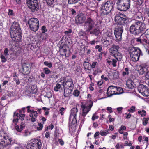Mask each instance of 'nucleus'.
I'll use <instances>...</instances> for the list:
<instances>
[{
  "label": "nucleus",
  "instance_id": "obj_52",
  "mask_svg": "<svg viewBox=\"0 0 149 149\" xmlns=\"http://www.w3.org/2000/svg\"><path fill=\"white\" fill-rule=\"evenodd\" d=\"M86 34V33L84 31H80L79 33V36L81 38L82 36L83 37L85 36Z\"/></svg>",
  "mask_w": 149,
  "mask_h": 149
},
{
  "label": "nucleus",
  "instance_id": "obj_27",
  "mask_svg": "<svg viewBox=\"0 0 149 149\" xmlns=\"http://www.w3.org/2000/svg\"><path fill=\"white\" fill-rule=\"evenodd\" d=\"M100 33V31L97 28H94L89 31V34L95 35V36H98Z\"/></svg>",
  "mask_w": 149,
  "mask_h": 149
},
{
  "label": "nucleus",
  "instance_id": "obj_59",
  "mask_svg": "<svg viewBox=\"0 0 149 149\" xmlns=\"http://www.w3.org/2000/svg\"><path fill=\"white\" fill-rule=\"evenodd\" d=\"M65 111V109L63 107L59 109L60 114L62 115H63L64 114L63 111Z\"/></svg>",
  "mask_w": 149,
  "mask_h": 149
},
{
  "label": "nucleus",
  "instance_id": "obj_39",
  "mask_svg": "<svg viewBox=\"0 0 149 149\" xmlns=\"http://www.w3.org/2000/svg\"><path fill=\"white\" fill-rule=\"evenodd\" d=\"M44 73L46 74H48L51 73V71L48 68H43Z\"/></svg>",
  "mask_w": 149,
  "mask_h": 149
},
{
  "label": "nucleus",
  "instance_id": "obj_16",
  "mask_svg": "<svg viewBox=\"0 0 149 149\" xmlns=\"http://www.w3.org/2000/svg\"><path fill=\"white\" fill-rule=\"evenodd\" d=\"M10 36L13 40L16 42H19L21 40L22 31L17 32H11Z\"/></svg>",
  "mask_w": 149,
  "mask_h": 149
},
{
  "label": "nucleus",
  "instance_id": "obj_4",
  "mask_svg": "<svg viewBox=\"0 0 149 149\" xmlns=\"http://www.w3.org/2000/svg\"><path fill=\"white\" fill-rule=\"evenodd\" d=\"M128 51L132 60L134 62L137 61L140 56L142 55L141 51L137 47H130L129 48Z\"/></svg>",
  "mask_w": 149,
  "mask_h": 149
},
{
  "label": "nucleus",
  "instance_id": "obj_51",
  "mask_svg": "<svg viewBox=\"0 0 149 149\" xmlns=\"http://www.w3.org/2000/svg\"><path fill=\"white\" fill-rule=\"evenodd\" d=\"M42 33H44L45 32L47 31V29L46 28L45 26H43L41 28Z\"/></svg>",
  "mask_w": 149,
  "mask_h": 149
},
{
  "label": "nucleus",
  "instance_id": "obj_46",
  "mask_svg": "<svg viewBox=\"0 0 149 149\" xmlns=\"http://www.w3.org/2000/svg\"><path fill=\"white\" fill-rule=\"evenodd\" d=\"M50 77L52 78H55L56 77L57 78V76L56 75H55L56 74V72L54 71H51V73H50Z\"/></svg>",
  "mask_w": 149,
  "mask_h": 149
},
{
  "label": "nucleus",
  "instance_id": "obj_43",
  "mask_svg": "<svg viewBox=\"0 0 149 149\" xmlns=\"http://www.w3.org/2000/svg\"><path fill=\"white\" fill-rule=\"evenodd\" d=\"M8 15L10 16L11 17H13L15 15V13L13 10L9 9L8 10Z\"/></svg>",
  "mask_w": 149,
  "mask_h": 149
},
{
  "label": "nucleus",
  "instance_id": "obj_38",
  "mask_svg": "<svg viewBox=\"0 0 149 149\" xmlns=\"http://www.w3.org/2000/svg\"><path fill=\"white\" fill-rule=\"evenodd\" d=\"M138 113L140 115L141 117H144L146 116V111L144 109H142V111H139Z\"/></svg>",
  "mask_w": 149,
  "mask_h": 149
},
{
  "label": "nucleus",
  "instance_id": "obj_14",
  "mask_svg": "<svg viewBox=\"0 0 149 149\" xmlns=\"http://www.w3.org/2000/svg\"><path fill=\"white\" fill-rule=\"evenodd\" d=\"M123 31V28L122 26H117L115 27L114 33L117 41H120L121 40L122 35Z\"/></svg>",
  "mask_w": 149,
  "mask_h": 149
},
{
  "label": "nucleus",
  "instance_id": "obj_55",
  "mask_svg": "<svg viewBox=\"0 0 149 149\" xmlns=\"http://www.w3.org/2000/svg\"><path fill=\"white\" fill-rule=\"evenodd\" d=\"M97 65L98 63L97 62H93L91 66V67L93 69L96 66H97Z\"/></svg>",
  "mask_w": 149,
  "mask_h": 149
},
{
  "label": "nucleus",
  "instance_id": "obj_10",
  "mask_svg": "<svg viewBox=\"0 0 149 149\" xmlns=\"http://www.w3.org/2000/svg\"><path fill=\"white\" fill-rule=\"evenodd\" d=\"M78 111L77 107H74L71 110L69 119V127L77 124V113H78Z\"/></svg>",
  "mask_w": 149,
  "mask_h": 149
},
{
  "label": "nucleus",
  "instance_id": "obj_21",
  "mask_svg": "<svg viewBox=\"0 0 149 149\" xmlns=\"http://www.w3.org/2000/svg\"><path fill=\"white\" fill-rule=\"evenodd\" d=\"M107 6V11L108 15L110 13L112 9L114 8V4L111 1H108L105 2Z\"/></svg>",
  "mask_w": 149,
  "mask_h": 149
},
{
  "label": "nucleus",
  "instance_id": "obj_28",
  "mask_svg": "<svg viewBox=\"0 0 149 149\" xmlns=\"http://www.w3.org/2000/svg\"><path fill=\"white\" fill-rule=\"evenodd\" d=\"M126 86L129 89H133L134 87V82L131 79H128L126 81Z\"/></svg>",
  "mask_w": 149,
  "mask_h": 149
},
{
  "label": "nucleus",
  "instance_id": "obj_62",
  "mask_svg": "<svg viewBox=\"0 0 149 149\" xmlns=\"http://www.w3.org/2000/svg\"><path fill=\"white\" fill-rule=\"evenodd\" d=\"M14 81H15L17 85H18L20 84V82L19 79H17L16 78H14L13 79Z\"/></svg>",
  "mask_w": 149,
  "mask_h": 149
},
{
  "label": "nucleus",
  "instance_id": "obj_15",
  "mask_svg": "<svg viewBox=\"0 0 149 149\" xmlns=\"http://www.w3.org/2000/svg\"><path fill=\"white\" fill-rule=\"evenodd\" d=\"M114 20L115 23L120 25L126 24L127 22V20L126 18L121 17L118 14H117L115 16Z\"/></svg>",
  "mask_w": 149,
  "mask_h": 149
},
{
  "label": "nucleus",
  "instance_id": "obj_47",
  "mask_svg": "<svg viewBox=\"0 0 149 149\" xmlns=\"http://www.w3.org/2000/svg\"><path fill=\"white\" fill-rule=\"evenodd\" d=\"M135 107L134 106H132L128 110V111L130 113H133L135 111Z\"/></svg>",
  "mask_w": 149,
  "mask_h": 149
},
{
  "label": "nucleus",
  "instance_id": "obj_50",
  "mask_svg": "<svg viewBox=\"0 0 149 149\" xmlns=\"http://www.w3.org/2000/svg\"><path fill=\"white\" fill-rule=\"evenodd\" d=\"M44 65L47 66L49 68H51L52 67V63L51 62L49 63L48 61H45L43 63Z\"/></svg>",
  "mask_w": 149,
  "mask_h": 149
},
{
  "label": "nucleus",
  "instance_id": "obj_57",
  "mask_svg": "<svg viewBox=\"0 0 149 149\" xmlns=\"http://www.w3.org/2000/svg\"><path fill=\"white\" fill-rule=\"evenodd\" d=\"M27 48L28 50H32L34 49V47L33 45L31 44H29L27 45Z\"/></svg>",
  "mask_w": 149,
  "mask_h": 149
},
{
  "label": "nucleus",
  "instance_id": "obj_25",
  "mask_svg": "<svg viewBox=\"0 0 149 149\" xmlns=\"http://www.w3.org/2000/svg\"><path fill=\"white\" fill-rule=\"evenodd\" d=\"M101 42L104 46L107 47L111 43L112 40L108 39L107 38H103L102 37Z\"/></svg>",
  "mask_w": 149,
  "mask_h": 149
},
{
  "label": "nucleus",
  "instance_id": "obj_20",
  "mask_svg": "<svg viewBox=\"0 0 149 149\" xmlns=\"http://www.w3.org/2000/svg\"><path fill=\"white\" fill-rule=\"evenodd\" d=\"M22 73L24 75L29 74L31 70L29 64L24 63L22 65Z\"/></svg>",
  "mask_w": 149,
  "mask_h": 149
},
{
  "label": "nucleus",
  "instance_id": "obj_33",
  "mask_svg": "<svg viewBox=\"0 0 149 149\" xmlns=\"http://www.w3.org/2000/svg\"><path fill=\"white\" fill-rule=\"evenodd\" d=\"M129 70L128 68H125L122 72V76H125L126 75H128L129 73Z\"/></svg>",
  "mask_w": 149,
  "mask_h": 149
},
{
  "label": "nucleus",
  "instance_id": "obj_63",
  "mask_svg": "<svg viewBox=\"0 0 149 149\" xmlns=\"http://www.w3.org/2000/svg\"><path fill=\"white\" fill-rule=\"evenodd\" d=\"M144 13L147 14L148 16L149 15V9L147 8H145L144 9Z\"/></svg>",
  "mask_w": 149,
  "mask_h": 149
},
{
  "label": "nucleus",
  "instance_id": "obj_44",
  "mask_svg": "<svg viewBox=\"0 0 149 149\" xmlns=\"http://www.w3.org/2000/svg\"><path fill=\"white\" fill-rule=\"evenodd\" d=\"M143 119L145 120L143 121L142 124L144 126L146 125L148 123L149 120V118H144Z\"/></svg>",
  "mask_w": 149,
  "mask_h": 149
},
{
  "label": "nucleus",
  "instance_id": "obj_36",
  "mask_svg": "<svg viewBox=\"0 0 149 149\" xmlns=\"http://www.w3.org/2000/svg\"><path fill=\"white\" fill-rule=\"evenodd\" d=\"M116 95L120 94L122 93L123 92V90L121 87L118 88L116 86Z\"/></svg>",
  "mask_w": 149,
  "mask_h": 149
},
{
  "label": "nucleus",
  "instance_id": "obj_12",
  "mask_svg": "<svg viewBox=\"0 0 149 149\" xmlns=\"http://www.w3.org/2000/svg\"><path fill=\"white\" fill-rule=\"evenodd\" d=\"M26 2L28 7L32 12L39 10V3L38 0H26Z\"/></svg>",
  "mask_w": 149,
  "mask_h": 149
},
{
  "label": "nucleus",
  "instance_id": "obj_31",
  "mask_svg": "<svg viewBox=\"0 0 149 149\" xmlns=\"http://www.w3.org/2000/svg\"><path fill=\"white\" fill-rule=\"evenodd\" d=\"M84 66L85 70H87L89 71V72L91 71V65L89 62L85 61L84 63Z\"/></svg>",
  "mask_w": 149,
  "mask_h": 149
},
{
  "label": "nucleus",
  "instance_id": "obj_3",
  "mask_svg": "<svg viewBox=\"0 0 149 149\" xmlns=\"http://www.w3.org/2000/svg\"><path fill=\"white\" fill-rule=\"evenodd\" d=\"M93 104V102L90 100L87 101L84 104H82L81 107L82 109L81 116L83 118L81 122V125L83 124L85 121V117L90 111Z\"/></svg>",
  "mask_w": 149,
  "mask_h": 149
},
{
  "label": "nucleus",
  "instance_id": "obj_17",
  "mask_svg": "<svg viewBox=\"0 0 149 149\" xmlns=\"http://www.w3.org/2000/svg\"><path fill=\"white\" fill-rule=\"evenodd\" d=\"M105 2H102L100 8V16L102 17H105L108 15V12L107 11V6Z\"/></svg>",
  "mask_w": 149,
  "mask_h": 149
},
{
  "label": "nucleus",
  "instance_id": "obj_64",
  "mask_svg": "<svg viewBox=\"0 0 149 149\" xmlns=\"http://www.w3.org/2000/svg\"><path fill=\"white\" fill-rule=\"evenodd\" d=\"M137 1V4L139 5H141L143 3L144 0H136Z\"/></svg>",
  "mask_w": 149,
  "mask_h": 149
},
{
  "label": "nucleus",
  "instance_id": "obj_54",
  "mask_svg": "<svg viewBox=\"0 0 149 149\" xmlns=\"http://www.w3.org/2000/svg\"><path fill=\"white\" fill-rule=\"evenodd\" d=\"M142 37H141V36L138 37V38H136V42L138 43H142V39L141 38Z\"/></svg>",
  "mask_w": 149,
  "mask_h": 149
},
{
  "label": "nucleus",
  "instance_id": "obj_60",
  "mask_svg": "<svg viewBox=\"0 0 149 149\" xmlns=\"http://www.w3.org/2000/svg\"><path fill=\"white\" fill-rule=\"evenodd\" d=\"M141 37H146V38H147V40H148L149 39V34H141Z\"/></svg>",
  "mask_w": 149,
  "mask_h": 149
},
{
  "label": "nucleus",
  "instance_id": "obj_61",
  "mask_svg": "<svg viewBox=\"0 0 149 149\" xmlns=\"http://www.w3.org/2000/svg\"><path fill=\"white\" fill-rule=\"evenodd\" d=\"M117 62V61L115 59H113L112 60V65H113V66L114 67H115L116 66V64Z\"/></svg>",
  "mask_w": 149,
  "mask_h": 149
},
{
  "label": "nucleus",
  "instance_id": "obj_22",
  "mask_svg": "<svg viewBox=\"0 0 149 149\" xmlns=\"http://www.w3.org/2000/svg\"><path fill=\"white\" fill-rule=\"evenodd\" d=\"M85 16L81 14H78L76 17L75 21L77 24H81L85 20Z\"/></svg>",
  "mask_w": 149,
  "mask_h": 149
},
{
  "label": "nucleus",
  "instance_id": "obj_1",
  "mask_svg": "<svg viewBox=\"0 0 149 149\" xmlns=\"http://www.w3.org/2000/svg\"><path fill=\"white\" fill-rule=\"evenodd\" d=\"M134 17L136 19L138 20H134L133 24L130 27L129 30L131 33L135 35H138L143 33L142 31L146 29V26L143 22L142 21L143 16L141 12L136 13Z\"/></svg>",
  "mask_w": 149,
  "mask_h": 149
},
{
  "label": "nucleus",
  "instance_id": "obj_29",
  "mask_svg": "<svg viewBox=\"0 0 149 149\" xmlns=\"http://www.w3.org/2000/svg\"><path fill=\"white\" fill-rule=\"evenodd\" d=\"M64 39V36H63L61 39V40L59 42V43H61L59 47V48L60 49H61L63 48H69V47L68 46V45L65 43V42H61L62 40H63V39Z\"/></svg>",
  "mask_w": 149,
  "mask_h": 149
},
{
  "label": "nucleus",
  "instance_id": "obj_34",
  "mask_svg": "<svg viewBox=\"0 0 149 149\" xmlns=\"http://www.w3.org/2000/svg\"><path fill=\"white\" fill-rule=\"evenodd\" d=\"M66 86L70 88H74V86L73 81H70V82H66Z\"/></svg>",
  "mask_w": 149,
  "mask_h": 149
},
{
  "label": "nucleus",
  "instance_id": "obj_18",
  "mask_svg": "<svg viewBox=\"0 0 149 149\" xmlns=\"http://www.w3.org/2000/svg\"><path fill=\"white\" fill-rule=\"evenodd\" d=\"M116 86H110L108 88L107 91V95L109 97L114 95H116Z\"/></svg>",
  "mask_w": 149,
  "mask_h": 149
},
{
  "label": "nucleus",
  "instance_id": "obj_30",
  "mask_svg": "<svg viewBox=\"0 0 149 149\" xmlns=\"http://www.w3.org/2000/svg\"><path fill=\"white\" fill-rule=\"evenodd\" d=\"M60 51L61 52L60 55L62 56H64L65 57H68L69 56V55L68 54H66V52L67 51V48H63L61 49H60Z\"/></svg>",
  "mask_w": 149,
  "mask_h": 149
},
{
  "label": "nucleus",
  "instance_id": "obj_58",
  "mask_svg": "<svg viewBox=\"0 0 149 149\" xmlns=\"http://www.w3.org/2000/svg\"><path fill=\"white\" fill-rule=\"evenodd\" d=\"M64 78L65 79V82H70V81H72V79L70 77H67Z\"/></svg>",
  "mask_w": 149,
  "mask_h": 149
},
{
  "label": "nucleus",
  "instance_id": "obj_23",
  "mask_svg": "<svg viewBox=\"0 0 149 149\" xmlns=\"http://www.w3.org/2000/svg\"><path fill=\"white\" fill-rule=\"evenodd\" d=\"M102 37L112 40L113 38L112 31L107 30L106 32L103 33Z\"/></svg>",
  "mask_w": 149,
  "mask_h": 149
},
{
  "label": "nucleus",
  "instance_id": "obj_40",
  "mask_svg": "<svg viewBox=\"0 0 149 149\" xmlns=\"http://www.w3.org/2000/svg\"><path fill=\"white\" fill-rule=\"evenodd\" d=\"M61 86L60 84L59 83H57L55 86L54 87V90L56 92L58 91L59 89L61 88Z\"/></svg>",
  "mask_w": 149,
  "mask_h": 149
},
{
  "label": "nucleus",
  "instance_id": "obj_19",
  "mask_svg": "<svg viewBox=\"0 0 149 149\" xmlns=\"http://www.w3.org/2000/svg\"><path fill=\"white\" fill-rule=\"evenodd\" d=\"M10 29L11 32H17L22 31L19 24L16 21H14L12 23Z\"/></svg>",
  "mask_w": 149,
  "mask_h": 149
},
{
  "label": "nucleus",
  "instance_id": "obj_9",
  "mask_svg": "<svg viewBox=\"0 0 149 149\" xmlns=\"http://www.w3.org/2000/svg\"><path fill=\"white\" fill-rule=\"evenodd\" d=\"M29 27L31 31L34 32L37 31L39 28V22L36 18H31L28 22Z\"/></svg>",
  "mask_w": 149,
  "mask_h": 149
},
{
  "label": "nucleus",
  "instance_id": "obj_26",
  "mask_svg": "<svg viewBox=\"0 0 149 149\" xmlns=\"http://www.w3.org/2000/svg\"><path fill=\"white\" fill-rule=\"evenodd\" d=\"M74 88H68L66 89H65L63 95L65 97H70V95L72 94L73 90Z\"/></svg>",
  "mask_w": 149,
  "mask_h": 149
},
{
  "label": "nucleus",
  "instance_id": "obj_6",
  "mask_svg": "<svg viewBox=\"0 0 149 149\" xmlns=\"http://www.w3.org/2000/svg\"><path fill=\"white\" fill-rule=\"evenodd\" d=\"M131 0H118L116 2L117 9L121 11H125L130 7Z\"/></svg>",
  "mask_w": 149,
  "mask_h": 149
},
{
  "label": "nucleus",
  "instance_id": "obj_2",
  "mask_svg": "<svg viewBox=\"0 0 149 149\" xmlns=\"http://www.w3.org/2000/svg\"><path fill=\"white\" fill-rule=\"evenodd\" d=\"M22 113L23 112L21 109L14 112L13 115V119L12 120L13 123L15 125V129L19 132H22L25 126V123L22 121L24 120L25 115L22 114Z\"/></svg>",
  "mask_w": 149,
  "mask_h": 149
},
{
  "label": "nucleus",
  "instance_id": "obj_24",
  "mask_svg": "<svg viewBox=\"0 0 149 149\" xmlns=\"http://www.w3.org/2000/svg\"><path fill=\"white\" fill-rule=\"evenodd\" d=\"M87 3L88 6L90 8L95 9L98 7V3L95 0H88Z\"/></svg>",
  "mask_w": 149,
  "mask_h": 149
},
{
  "label": "nucleus",
  "instance_id": "obj_41",
  "mask_svg": "<svg viewBox=\"0 0 149 149\" xmlns=\"http://www.w3.org/2000/svg\"><path fill=\"white\" fill-rule=\"evenodd\" d=\"M43 124L42 123L38 122V125L39 127H37V129L38 130H42L43 127Z\"/></svg>",
  "mask_w": 149,
  "mask_h": 149
},
{
  "label": "nucleus",
  "instance_id": "obj_48",
  "mask_svg": "<svg viewBox=\"0 0 149 149\" xmlns=\"http://www.w3.org/2000/svg\"><path fill=\"white\" fill-rule=\"evenodd\" d=\"M0 57L1 59L2 62L5 63L7 61V59L6 58L4 55L3 54H1Z\"/></svg>",
  "mask_w": 149,
  "mask_h": 149
},
{
  "label": "nucleus",
  "instance_id": "obj_32",
  "mask_svg": "<svg viewBox=\"0 0 149 149\" xmlns=\"http://www.w3.org/2000/svg\"><path fill=\"white\" fill-rule=\"evenodd\" d=\"M47 4L49 7L51 8L54 7V0H45Z\"/></svg>",
  "mask_w": 149,
  "mask_h": 149
},
{
  "label": "nucleus",
  "instance_id": "obj_53",
  "mask_svg": "<svg viewBox=\"0 0 149 149\" xmlns=\"http://www.w3.org/2000/svg\"><path fill=\"white\" fill-rule=\"evenodd\" d=\"M72 32V30L71 29H69L68 30L65 31L64 32V33L65 35H66L68 36Z\"/></svg>",
  "mask_w": 149,
  "mask_h": 149
},
{
  "label": "nucleus",
  "instance_id": "obj_37",
  "mask_svg": "<svg viewBox=\"0 0 149 149\" xmlns=\"http://www.w3.org/2000/svg\"><path fill=\"white\" fill-rule=\"evenodd\" d=\"M59 82L64 87H65L66 86V83L65 79L64 77L61 78L59 79Z\"/></svg>",
  "mask_w": 149,
  "mask_h": 149
},
{
  "label": "nucleus",
  "instance_id": "obj_7",
  "mask_svg": "<svg viewBox=\"0 0 149 149\" xmlns=\"http://www.w3.org/2000/svg\"><path fill=\"white\" fill-rule=\"evenodd\" d=\"M42 141L40 139L34 138L31 140L26 146L28 149H41Z\"/></svg>",
  "mask_w": 149,
  "mask_h": 149
},
{
  "label": "nucleus",
  "instance_id": "obj_42",
  "mask_svg": "<svg viewBox=\"0 0 149 149\" xmlns=\"http://www.w3.org/2000/svg\"><path fill=\"white\" fill-rule=\"evenodd\" d=\"M80 91L77 89L74 90L73 93V95L76 97H78L80 94Z\"/></svg>",
  "mask_w": 149,
  "mask_h": 149
},
{
  "label": "nucleus",
  "instance_id": "obj_5",
  "mask_svg": "<svg viewBox=\"0 0 149 149\" xmlns=\"http://www.w3.org/2000/svg\"><path fill=\"white\" fill-rule=\"evenodd\" d=\"M0 144L2 146H6L13 144L12 140L8 134L5 132L3 130L0 131Z\"/></svg>",
  "mask_w": 149,
  "mask_h": 149
},
{
  "label": "nucleus",
  "instance_id": "obj_49",
  "mask_svg": "<svg viewBox=\"0 0 149 149\" xmlns=\"http://www.w3.org/2000/svg\"><path fill=\"white\" fill-rule=\"evenodd\" d=\"M95 49H98L99 52H101L102 50V47L101 45H97L95 47Z\"/></svg>",
  "mask_w": 149,
  "mask_h": 149
},
{
  "label": "nucleus",
  "instance_id": "obj_56",
  "mask_svg": "<svg viewBox=\"0 0 149 149\" xmlns=\"http://www.w3.org/2000/svg\"><path fill=\"white\" fill-rule=\"evenodd\" d=\"M9 50L7 48H5L4 51V54L5 56H7L9 55V54H8Z\"/></svg>",
  "mask_w": 149,
  "mask_h": 149
},
{
  "label": "nucleus",
  "instance_id": "obj_35",
  "mask_svg": "<svg viewBox=\"0 0 149 149\" xmlns=\"http://www.w3.org/2000/svg\"><path fill=\"white\" fill-rule=\"evenodd\" d=\"M31 91L32 93H36L37 92V87L35 86H33L31 87Z\"/></svg>",
  "mask_w": 149,
  "mask_h": 149
},
{
  "label": "nucleus",
  "instance_id": "obj_8",
  "mask_svg": "<svg viewBox=\"0 0 149 149\" xmlns=\"http://www.w3.org/2000/svg\"><path fill=\"white\" fill-rule=\"evenodd\" d=\"M120 47L118 45H113L109 49V51L111 54L114 56L118 61H120L122 58L123 55L121 53L118 52Z\"/></svg>",
  "mask_w": 149,
  "mask_h": 149
},
{
  "label": "nucleus",
  "instance_id": "obj_11",
  "mask_svg": "<svg viewBox=\"0 0 149 149\" xmlns=\"http://www.w3.org/2000/svg\"><path fill=\"white\" fill-rule=\"evenodd\" d=\"M95 25V22L91 17H88L85 21L84 28L86 32H89L94 27Z\"/></svg>",
  "mask_w": 149,
  "mask_h": 149
},
{
  "label": "nucleus",
  "instance_id": "obj_45",
  "mask_svg": "<svg viewBox=\"0 0 149 149\" xmlns=\"http://www.w3.org/2000/svg\"><path fill=\"white\" fill-rule=\"evenodd\" d=\"M80 0H68V3L70 4H75L78 2Z\"/></svg>",
  "mask_w": 149,
  "mask_h": 149
},
{
  "label": "nucleus",
  "instance_id": "obj_13",
  "mask_svg": "<svg viewBox=\"0 0 149 149\" xmlns=\"http://www.w3.org/2000/svg\"><path fill=\"white\" fill-rule=\"evenodd\" d=\"M137 89L138 91L144 97H147L149 95V89L146 86L140 84Z\"/></svg>",
  "mask_w": 149,
  "mask_h": 149
}]
</instances>
